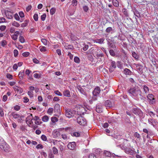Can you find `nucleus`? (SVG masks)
<instances>
[{
    "label": "nucleus",
    "mask_w": 158,
    "mask_h": 158,
    "mask_svg": "<svg viewBox=\"0 0 158 158\" xmlns=\"http://www.w3.org/2000/svg\"><path fill=\"white\" fill-rule=\"evenodd\" d=\"M128 92L130 95L136 99L144 100L145 97L142 95V92L138 88L133 87L131 88L128 90Z\"/></svg>",
    "instance_id": "f257e3e1"
},
{
    "label": "nucleus",
    "mask_w": 158,
    "mask_h": 158,
    "mask_svg": "<svg viewBox=\"0 0 158 158\" xmlns=\"http://www.w3.org/2000/svg\"><path fill=\"white\" fill-rule=\"evenodd\" d=\"M0 148L3 151L6 152H10V146L3 140L2 139L0 143Z\"/></svg>",
    "instance_id": "f03ea898"
},
{
    "label": "nucleus",
    "mask_w": 158,
    "mask_h": 158,
    "mask_svg": "<svg viewBox=\"0 0 158 158\" xmlns=\"http://www.w3.org/2000/svg\"><path fill=\"white\" fill-rule=\"evenodd\" d=\"M131 111L134 114L139 116V117L141 118H143L144 117V114L140 109L138 107L133 108Z\"/></svg>",
    "instance_id": "7ed1b4c3"
},
{
    "label": "nucleus",
    "mask_w": 158,
    "mask_h": 158,
    "mask_svg": "<svg viewBox=\"0 0 158 158\" xmlns=\"http://www.w3.org/2000/svg\"><path fill=\"white\" fill-rule=\"evenodd\" d=\"M138 7V6L136 4H135L132 6L131 7V11L133 12L134 15L136 16L135 19L136 22H138L137 19V17L138 18L141 17V15L140 14V13L139 12L138 10L136 9V8Z\"/></svg>",
    "instance_id": "20e7f679"
},
{
    "label": "nucleus",
    "mask_w": 158,
    "mask_h": 158,
    "mask_svg": "<svg viewBox=\"0 0 158 158\" xmlns=\"http://www.w3.org/2000/svg\"><path fill=\"white\" fill-rule=\"evenodd\" d=\"M108 65L109 66V70L110 73L112 72L116 68L115 62L111 60H109L108 61Z\"/></svg>",
    "instance_id": "39448f33"
},
{
    "label": "nucleus",
    "mask_w": 158,
    "mask_h": 158,
    "mask_svg": "<svg viewBox=\"0 0 158 158\" xmlns=\"http://www.w3.org/2000/svg\"><path fill=\"white\" fill-rule=\"evenodd\" d=\"M77 122L81 125L85 126L87 122L86 119L82 116L78 117L77 119Z\"/></svg>",
    "instance_id": "423d86ee"
},
{
    "label": "nucleus",
    "mask_w": 158,
    "mask_h": 158,
    "mask_svg": "<svg viewBox=\"0 0 158 158\" xmlns=\"http://www.w3.org/2000/svg\"><path fill=\"white\" fill-rule=\"evenodd\" d=\"M147 100L150 104H153L155 103L156 100L154 95L152 94H149L147 96Z\"/></svg>",
    "instance_id": "0eeeda50"
},
{
    "label": "nucleus",
    "mask_w": 158,
    "mask_h": 158,
    "mask_svg": "<svg viewBox=\"0 0 158 158\" xmlns=\"http://www.w3.org/2000/svg\"><path fill=\"white\" fill-rule=\"evenodd\" d=\"M137 72L140 74H142L143 73V66L140 64H135Z\"/></svg>",
    "instance_id": "6e6552de"
},
{
    "label": "nucleus",
    "mask_w": 158,
    "mask_h": 158,
    "mask_svg": "<svg viewBox=\"0 0 158 158\" xmlns=\"http://www.w3.org/2000/svg\"><path fill=\"white\" fill-rule=\"evenodd\" d=\"M64 110L65 111V115L67 117L69 118H71L72 117L73 113L70 109L65 108Z\"/></svg>",
    "instance_id": "1a4fd4ad"
},
{
    "label": "nucleus",
    "mask_w": 158,
    "mask_h": 158,
    "mask_svg": "<svg viewBox=\"0 0 158 158\" xmlns=\"http://www.w3.org/2000/svg\"><path fill=\"white\" fill-rule=\"evenodd\" d=\"M134 149L126 147L125 148V152L127 154L133 155L135 153V151Z\"/></svg>",
    "instance_id": "9d476101"
},
{
    "label": "nucleus",
    "mask_w": 158,
    "mask_h": 158,
    "mask_svg": "<svg viewBox=\"0 0 158 158\" xmlns=\"http://www.w3.org/2000/svg\"><path fill=\"white\" fill-rule=\"evenodd\" d=\"M32 120H33L32 114H30L27 117L26 119V122L27 123H29L30 124H33Z\"/></svg>",
    "instance_id": "9b49d317"
},
{
    "label": "nucleus",
    "mask_w": 158,
    "mask_h": 158,
    "mask_svg": "<svg viewBox=\"0 0 158 158\" xmlns=\"http://www.w3.org/2000/svg\"><path fill=\"white\" fill-rule=\"evenodd\" d=\"M96 111L98 113H101L102 112V106L101 103L98 104L96 105Z\"/></svg>",
    "instance_id": "f8f14e48"
},
{
    "label": "nucleus",
    "mask_w": 158,
    "mask_h": 158,
    "mask_svg": "<svg viewBox=\"0 0 158 158\" xmlns=\"http://www.w3.org/2000/svg\"><path fill=\"white\" fill-rule=\"evenodd\" d=\"M101 90L99 87L95 88L93 91V94L94 96H98L100 93Z\"/></svg>",
    "instance_id": "ddd939ff"
},
{
    "label": "nucleus",
    "mask_w": 158,
    "mask_h": 158,
    "mask_svg": "<svg viewBox=\"0 0 158 158\" xmlns=\"http://www.w3.org/2000/svg\"><path fill=\"white\" fill-rule=\"evenodd\" d=\"M104 105L106 107L109 108L113 107V106L114 105L113 103L110 101L109 100L106 101L105 102Z\"/></svg>",
    "instance_id": "4468645a"
},
{
    "label": "nucleus",
    "mask_w": 158,
    "mask_h": 158,
    "mask_svg": "<svg viewBox=\"0 0 158 158\" xmlns=\"http://www.w3.org/2000/svg\"><path fill=\"white\" fill-rule=\"evenodd\" d=\"M77 89L81 94L85 96H87V93L85 89L82 88L80 86H78Z\"/></svg>",
    "instance_id": "2eb2a0df"
},
{
    "label": "nucleus",
    "mask_w": 158,
    "mask_h": 158,
    "mask_svg": "<svg viewBox=\"0 0 158 158\" xmlns=\"http://www.w3.org/2000/svg\"><path fill=\"white\" fill-rule=\"evenodd\" d=\"M76 143L74 142L69 143L68 145V148L70 149L73 150L76 146Z\"/></svg>",
    "instance_id": "dca6fc26"
},
{
    "label": "nucleus",
    "mask_w": 158,
    "mask_h": 158,
    "mask_svg": "<svg viewBox=\"0 0 158 158\" xmlns=\"http://www.w3.org/2000/svg\"><path fill=\"white\" fill-rule=\"evenodd\" d=\"M54 110L58 114L60 113V106L59 104H56L54 106Z\"/></svg>",
    "instance_id": "f3484780"
},
{
    "label": "nucleus",
    "mask_w": 158,
    "mask_h": 158,
    "mask_svg": "<svg viewBox=\"0 0 158 158\" xmlns=\"http://www.w3.org/2000/svg\"><path fill=\"white\" fill-rule=\"evenodd\" d=\"M5 15H6V17L7 18L10 19H12L13 18V17L12 15V13L10 12V11L8 10H6L5 12Z\"/></svg>",
    "instance_id": "a211bd4d"
},
{
    "label": "nucleus",
    "mask_w": 158,
    "mask_h": 158,
    "mask_svg": "<svg viewBox=\"0 0 158 158\" xmlns=\"http://www.w3.org/2000/svg\"><path fill=\"white\" fill-rule=\"evenodd\" d=\"M122 12L126 17L127 18L129 17V14L128 10L125 8H124L122 9Z\"/></svg>",
    "instance_id": "6ab92c4d"
},
{
    "label": "nucleus",
    "mask_w": 158,
    "mask_h": 158,
    "mask_svg": "<svg viewBox=\"0 0 158 158\" xmlns=\"http://www.w3.org/2000/svg\"><path fill=\"white\" fill-rule=\"evenodd\" d=\"M142 87L144 94H148L149 92V89L148 87L146 85H143L142 86Z\"/></svg>",
    "instance_id": "aec40b11"
},
{
    "label": "nucleus",
    "mask_w": 158,
    "mask_h": 158,
    "mask_svg": "<svg viewBox=\"0 0 158 158\" xmlns=\"http://www.w3.org/2000/svg\"><path fill=\"white\" fill-rule=\"evenodd\" d=\"M14 89L15 91H17L19 94H21L23 92L22 89L18 86H15L14 88Z\"/></svg>",
    "instance_id": "412c9836"
},
{
    "label": "nucleus",
    "mask_w": 158,
    "mask_h": 158,
    "mask_svg": "<svg viewBox=\"0 0 158 158\" xmlns=\"http://www.w3.org/2000/svg\"><path fill=\"white\" fill-rule=\"evenodd\" d=\"M63 94L64 96L70 97L71 96L70 92L68 90H65L63 92Z\"/></svg>",
    "instance_id": "4be33fe9"
},
{
    "label": "nucleus",
    "mask_w": 158,
    "mask_h": 158,
    "mask_svg": "<svg viewBox=\"0 0 158 158\" xmlns=\"http://www.w3.org/2000/svg\"><path fill=\"white\" fill-rule=\"evenodd\" d=\"M105 31L106 32L108 33L110 32L111 33H113L114 32V30L111 27H109L107 28L106 29Z\"/></svg>",
    "instance_id": "5701e85b"
},
{
    "label": "nucleus",
    "mask_w": 158,
    "mask_h": 158,
    "mask_svg": "<svg viewBox=\"0 0 158 158\" xmlns=\"http://www.w3.org/2000/svg\"><path fill=\"white\" fill-rule=\"evenodd\" d=\"M108 44L110 48L115 49L116 48V46L114 43L112 42H109L108 43Z\"/></svg>",
    "instance_id": "b1692460"
},
{
    "label": "nucleus",
    "mask_w": 158,
    "mask_h": 158,
    "mask_svg": "<svg viewBox=\"0 0 158 158\" xmlns=\"http://www.w3.org/2000/svg\"><path fill=\"white\" fill-rule=\"evenodd\" d=\"M66 49H71L72 50H73L74 49L73 46L72 45H68L67 44H66L64 46Z\"/></svg>",
    "instance_id": "393cba45"
},
{
    "label": "nucleus",
    "mask_w": 158,
    "mask_h": 158,
    "mask_svg": "<svg viewBox=\"0 0 158 158\" xmlns=\"http://www.w3.org/2000/svg\"><path fill=\"white\" fill-rule=\"evenodd\" d=\"M11 115L13 118L15 119L19 118L20 116V115L19 114L15 113V112H12Z\"/></svg>",
    "instance_id": "a878e982"
},
{
    "label": "nucleus",
    "mask_w": 158,
    "mask_h": 158,
    "mask_svg": "<svg viewBox=\"0 0 158 158\" xmlns=\"http://www.w3.org/2000/svg\"><path fill=\"white\" fill-rule=\"evenodd\" d=\"M113 5L115 7H118L119 6L118 2L117 0H112Z\"/></svg>",
    "instance_id": "bb28decb"
},
{
    "label": "nucleus",
    "mask_w": 158,
    "mask_h": 158,
    "mask_svg": "<svg viewBox=\"0 0 158 158\" xmlns=\"http://www.w3.org/2000/svg\"><path fill=\"white\" fill-rule=\"evenodd\" d=\"M108 122L109 123H113L115 122V118L113 117L109 118L108 119Z\"/></svg>",
    "instance_id": "cd10ccee"
},
{
    "label": "nucleus",
    "mask_w": 158,
    "mask_h": 158,
    "mask_svg": "<svg viewBox=\"0 0 158 158\" xmlns=\"http://www.w3.org/2000/svg\"><path fill=\"white\" fill-rule=\"evenodd\" d=\"M124 73L126 75H131L132 72L128 69H125L124 70Z\"/></svg>",
    "instance_id": "c85d7f7f"
},
{
    "label": "nucleus",
    "mask_w": 158,
    "mask_h": 158,
    "mask_svg": "<svg viewBox=\"0 0 158 158\" xmlns=\"http://www.w3.org/2000/svg\"><path fill=\"white\" fill-rule=\"evenodd\" d=\"M104 39V38H102L100 39H97L95 40V42L100 44H102L103 43Z\"/></svg>",
    "instance_id": "c756f323"
},
{
    "label": "nucleus",
    "mask_w": 158,
    "mask_h": 158,
    "mask_svg": "<svg viewBox=\"0 0 158 158\" xmlns=\"http://www.w3.org/2000/svg\"><path fill=\"white\" fill-rule=\"evenodd\" d=\"M54 137L55 138L59 136V132L57 131H54L52 133Z\"/></svg>",
    "instance_id": "7c9ffc66"
},
{
    "label": "nucleus",
    "mask_w": 158,
    "mask_h": 158,
    "mask_svg": "<svg viewBox=\"0 0 158 158\" xmlns=\"http://www.w3.org/2000/svg\"><path fill=\"white\" fill-rule=\"evenodd\" d=\"M132 56L136 59H138L139 58V55L133 51L132 52Z\"/></svg>",
    "instance_id": "2f4dec72"
},
{
    "label": "nucleus",
    "mask_w": 158,
    "mask_h": 158,
    "mask_svg": "<svg viewBox=\"0 0 158 158\" xmlns=\"http://www.w3.org/2000/svg\"><path fill=\"white\" fill-rule=\"evenodd\" d=\"M97 96H94L93 95V96L92 97L91 99L89 101V103L91 104L93 103V101H95L97 100Z\"/></svg>",
    "instance_id": "473e14b6"
},
{
    "label": "nucleus",
    "mask_w": 158,
    "mask_h": 158,
    "mask_svg": "<svg viewBox=\"0 0 158 158\" xmlns=\"http://www.w3.org/2000/svg\"><path fill=\"white\" fill-rule=\"evenodd\" d=\"M39 49L41 52H44L47 51L46 48L44 46H41L39 47Z\"/></svg>",
    "instance_id": "72a5a7b5"
},
{
    "label": "nucleus",
    "mask_w": 158,
    "mask_h": 158,
    "mask_svg": "<svg viewBox=\"0 0 158 158\" xmlns=\"http://www.w3.org/2000/svg\"><path fill=\"white\" fill-rule=\"evenodd\" d=\"M148 123L151 125L154 126L155 123V120L154 119L149 118L148 119Z\"/></svg>",
    "instance_id": "f704fd0d"
},
{
    "label": "nucleus",
    "mask_w": 158,
    "mask_h": 158,
    "mask_svg": "<svg viewBox=\"0 0 158 158\" xmlns=\"http://www.w3.org/2000/svg\"><path fill=\"white\" fill-rule=\"evenodd\" d=\"M29 20H25L24 21V23L21 24V26L22 27H25L27 26Z\"/></svg>",
    "instance_id": "c9c22d12"
},
{
    "label": "nucleus",
    "mask_w": 158,
    "mask_h": 158,
    "mask_svg": "<svg viewBox=\"0 0 158 158\" xmlns=\"http://www.w3.org/2000/svg\"><path fill=\"white\" fill-rule=\"evenodd\" d=\"M114 141L116 142L117 140L118 139H121V136L120 135H115L114 136Z\"/></svg>",
    "instance_id": "e433bc0d"
},
{
    "label": "nucleus",
    "mask_w": 158,
    "mask_h": 158,
    "mask_svg": "<svg viewBox=\"0 0 158 158\" xmlns=\"http://www.w3.org/2000/svg\"><path fill=\"white\" fill-rule=\"evenodd\" d=\"M49 120V117L47 115H44L42 117V120L44 122H47Z\"/></svg>",
    "instance_id": "4c0bfd02"
},
{
    "label": "nucleus",
    "mask_w": 158,
    "mask_h": 158,
    "mask_svg": "<svg viewBox=\"0 0 158 158\" xmlns=\"http://www.w3.org/2000/svg\"><path fill=\"white\" fill-rule=\"evenodd\" d=\"M104 155L108 157H110L111 156V153L110 152L106 151H105L104 152Z\"/></svg>",
    "instance_id": "58836bf2"
},
{
    "label": "nucleus",
    "mask_w": 158,
    "mask_h": 158,
    "mask_svg": "<svg viewBox=\"0 0 158 158\" xmlns=\"http://www.w3.org/2000/svg\"><path fill=\"white\" fill-rule=\"evenodd\" d=\"M24 75V71H20L19 74V78L21 79H22L23 78V77Z\"/></svg>",
    "instance_id": "ea45409f"
},
{
    "label": "nucleus",
    "mask_w": 158,
    "mask_h": 158,
    "mask_svg": "<svg viewBox=\"0 0 158 158\" xmlns=\"http://www.w3.org/2000/svg\"><path fill=\"white\" fill-rule=\"evenodd\" d=\"M109 52L110 55L113 57H114L115 56L116 54L114 51L112 49L109 50Z\"/></svg>",
    "instance_id": "a19ab883"
},
{
    "label": "nucleus",
    "mask_w": 158,
    "mask_h": 158,
    "mask_svg": "<svg viewBox=\"0 0 158 158\" xmlns=\"http://www.w3.org/2000/svg\"><path fill=\"white\" fill-rule=\"evenodd\" d=\"M34 77L35 78L39 79L41 77V73H35L34 74Z\"/></svg>",
    "instance_id": "79ce46f5"
},
{
    "label": "nucleus",
    "mask_w": 158,
    "mask_h": 158,
    "mask_svg": "<svg viewBox=\"0 0 158 158\" xmlns=\"http://www.w3.org/2000/svg\"><path fill=\"white\" fill-rule=\"evenodd\" d=\"M52 149L54 154L56 155L58 154V150L55 147H53Z\"/></svg>",
    "instance_id": "37998d69"
},
{
    "label": "nucleus",
    "mask_w": 158,
    "mask_h": 158,
    "mask_svg": "<svg viewBox=\"0 0 158 158\" xmlns=\"http://www.w3.org/2000/svg\"><path fill=\"white\" fill-rule=\"evenodd\" d=\"M74 61L77 63H79L80 62V60L79 58L77 56H75L74 59Z\"/></svg>",
    "instance_id": "c03bdc74"
},
{
    "label": "nucleus",
    "mask_w": 158,
    "mask_h": 158,
    "mask_svg": "<svg viewBox=\"0 0 158 158\" xmlns=\"http://www.w3.org/2000/svg\"><path fill=\"white\" fill-rule=\"evenodd\" d=\"M12 25L16 27H19L20 26V24L17 22L15 21H14L12 23Z\"/></svg>",
    "instance_id": "a18cd8bd"
},
{
    "label": "nucleus",
    "mask_w": 158,
    "mask_h": 158,
    "mask_svg": "<svg viewBox=\"0 0 158 158\" xmlns=\"http://www.w3.org/2000/svg\"><path fill=\"white\" fill-rule=\"evenodd\" d=\"M51 120L52 122L53 123H55L57 122L58 120V119L56 117H52L51 118Z\"/></svg>",
    "instance_id": "49530a36"
},
{
    "label": "nucleus",
    "mask_w": 158,
    "mask_h": 158,
    "mask_svg": "<svg viewBox=\"0 0 158 158\" xmlns=\"http://www.w3.org/2000/svg\"><path fill=\"white\" fill-rule=\"evenodd\" d=\"M72 135L76 137H79L80 135V134L79 132H74Z\"/></svg>",
    "instance_id": "de8ad7c7"
},
{
    "label": "nucleus",
    "mask_w": 158,
    "mask_h": 158,
    "mask_svg": "<svg viewBox=\"0 0 158 158\" xmlns=\"http://www.w3.org/2000/svg\"><path fill=\"white\" fill-rule=\"evenodd\" d=\"M56 11L55 8H52L50 10V13L51 15H53L55 14Z\"/></svg>",
    "instance_id": "09e8293b"
},
{
    "label": "nucleus",
    "mask_w": 158,
    "mask_h": 158,
    "mask_svg": "<svg viewBox=\"0 0 158 158\" xmlns=\"http://www.w3.org/2000/svg\"><path fill=\"white\" fill-rule=\"evenodd\" d=\"M19 40L21 43H24L25 42V40L24 37L22 36H20L19 37Z\"/></svg>",
    "instance_id": "8fccbe9b"
},
{
    "label": "nucleus",
    "mask_w": 158,
    "mask_h": 158,
    "mask_svg": "<svg viewBox=\"0 0 158 158\" xmlns=\"http://www.w3.org/2000/svg\"><path fill=\"white\" fill-rule=\"evenodd\" d=\"M33 92L32 91H29L28 92L27 94L31 98H32L33 97Z\"/></svg>",
    "instance_id": "3c124183"
},
{
    "label": "nucleus",
    "mask_w": 158,
    "mask_h": 158,
    "mask_svg": "<svg viewBox=\"0 0 158 158\" xmlns=\"http://www.w3.org/2000/svg\"><path fill=\"white\" fill-rule=\"evenodd\" d=\"M72 4L73 6H76L77 4V0H73L72 2Z\"/></svg>",
    "instance_id": "603ef678"
},
{
    "label": "nucleus",
    "mask_w": 158,
    "mask_h": 158,
    "mask_svg": "<svg viewBox=\"0 0 158 158\" xmlns=\"http://www.w3.org/2000/svg\"><path fill=\"white\" fill-rule=\"evenodd\" d=\"M83 9L85 12H87L89 10V8L88 6H84L83 7Z\"/></svg>",
    "instance_id": "864d4df0"
},
{
    "label": "nucleus",
    "mask_w": 158,
    "mask_h": 158,
    "mask_svg": "<svg viewBox=\"0 0 158 158\" xmlns=\"http://www.w3.org/2000/svg\"><path fill=\"white\" fill-rule=\"evenodd\" d=\"M53 111V109L52 108H49L48 111L47 113L49 114H51Z\"/></svg>",
    "instance_id": "5fc2aeb1"
},
{
    "label": "nucleus",
    "mask_w": 158,
    "mask_h": 158,
    "mask_svg": "<svg viewBox=\"0 0 158 158\" xmlns=\"http://www.w3.org/2000/svg\"><path fill=\"white\" fill-rule=\"evenodd\" d=\"M24 117V116L23 115H21L20 116V117L18 118L17 121L18 123H21L22 121L23 118Z\"/></svg>",
    "instance_id": "6e6d98bb"
},
{
    "label": "nucleus",
    "mask_w": 158,
    "mask_h": 158,
    "mask_svg": "<svg viewBox=\"0 0 158 158\" xmlns=\"http://www.w3.org/2000/svg\"><path fill=\"white\" fill-rule=\"evenodd\" d=\"M11 38L14 40H17L18 38V35L16 34H14L11 36Z\"/></svg>",
    "instance_id": "4d7b16f0"
},
{
    "label": "nucleus",
    "mask_w": 158,
    "mask_h": 158,
    "mask_svg": "<svg viewBox=\"0 0 158 158\" xmlns=\"http://www.w3.org/2000/svg\"><path fill=\"white\" fill-rule=\"evenodd\" d=\"M14 18L17 21L20 20V18L17 14L16 13L14 15Z\"/></svg>",
    "instance_id": "13d9d810"
},
{
    "label": "nucleus",
    "mask_w": 158,
    "mask_h": 158,
    "mask_svg": "<svg viewBox=\"0 0 158 158\" xmlns=\"http://www.w3.org/2000/svg\"><path fill=\"white\" fill-rule=\"evenodd\" d=\"M117 66L119 68L121 69L122 68V64H121V62L119 61H118L117 62Z\"/></svg>",
    "instance_id": "bf43d9fd"
},
{
    "label": "nucleus",
    "mask_w": 158,
    "mask_h": 158,
    "mask_svg": "<svg viewBox=\"0 0 158 158\" xmlns=\"http://www.w3.org/2000/svg\"><path fill=\"white\" fill-rule=\"evenodd\" d=\"M14 56L15 57H16L18 54V51L16 49H15L14 50Z\"/></svg>",
    "instance_id": "052dcab7"
},
{
    "label": "nucleus",
    "mask_w": 158,
    "mask_h": 158,
    "mask_svg": "<svg viewBox=\"0 0 158 158\" xmlns=\"http://www.w3.org/2000/svg\"><path fill=\"white\" fill-rule=\"evenodd\" d=\"M41 139L44 141H46L47 140V137L44 135H42L41 137Z\"/></svg>",
    "instance_id": "680f3d73"
},
{
    "label": "nucleus",
    "mask_w": 158,
    "mask_h": 158,
    "mask_svg": "<svg viewBox=\"0 0 158 158\" xmlns=\"http://www.w3.org/2000/svg\"><path fill=\"white\" fill-rule=\"evenodd\" d=\"M64 147L62 145H60L59 147V148L61 152H62L64 149Z\"/></svg>",
    "instance_id": "e2e57ef3"
},
{
    "label": "nucleus",
    "mask_w": 158,
    "mask_h": 158,
    "mask_svg": "<svg viewBox=\"0 0 158 158\" xmlns=\"http://www.w3.org/2000/svg\"><path fill=\"white\" fill-rule=\"evenodd\" d=\"M46 15L45 14H44L41 16V18L42 20L44 21L45 20L46 17Z\"/></svg>",
    "instance_id": "0e129e2a"
},
{
    "label": "nucleus",
    "mask_w": 158,
    "mask_h": 158,
    "mask_svg": "<svg viewBox=\"0 0 158 158\" xmlns=\"http://www.w3.org/2000/svg\"><path fill=\"white\" fill-rule=\"evenodd\" d=\"M41 42L45 45H47V40L45 39H42L41 40Z\"/></svg>",
    "instance_id": "69168bd1"
},
{
    "label": "nucleus",
    "mask_w": 158,
    "mask_h": 158,
    "mask_svg": "<svg viewBox=\"0 0 158 158\" xmlns=\"http://www.w3.org/2000/svg\"><path fill=\"white\" fill-rule=\"evenodd\" d=\"M34 20L35 21H37L38 20V15L37 14H35L33 16Z\"/></svg>",
    "instance_id": "338daca9"
},
{
    "label": "nucleus",
    "mask_w": 158,
    "mask_h": 158,
    "mask_svg": "<svg viewBox=\"0 0 158 158\" xmlns=\"http://www.w3.org/2000/svg\"><path fill=\"white\" fill-rule=\"evenodd\" d=\"M89 158H97V157L94 154H91L89 155Z\"/></svg>",
    "instance_id": "774afa93"
}]
</instances>
